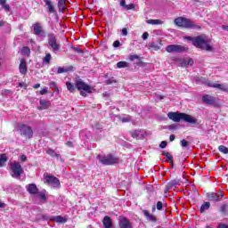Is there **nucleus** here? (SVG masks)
Masks as SVG:
<instances>
[{
  "label": "nucleus",
  "instance_id": "obj_6",
  "mask_svg": "<svg viewBox=\"0 0 228 228\" xmlns=\"http://www.w3.org/2000/svg\"><path fill=\"white\" fill-rule=\"evenodd\" d=\"M10 170L12 172V177H14L15 179H20V175L24 174V169L19 161L11 162Z\"/></svg>",
  "mask_w": 228,
  "mask_h": 228
},
{
  "label": "nucleus",
  "instance_id": "obj_60",
  "mask_svg": "<svg viewBox=\"0 0 228 228\" xmlns=\"http://www.w3.org/2000/svg\"><path fill=\"white\" fill-rule=\"evenodd\" d=\"M167 154H170L168 151H162V156H165L167 158Z\"/></svg>",
  "mask_w": 228,
  "mask_h": 228
},
{
  "label": "nucleus",
  "instance_id": "obj_63",
  "mask_svg": "<svg viewBox=\"0 0 228 228\" xmlns=\"http://www.w3.org/2000/svg\"><path fill=\"white\" fill-rule=\"evenodd\" d=\"M34 88H40V84H36V85H34Z\"/></svg>",
  "mask_w": 228,
  "mask_h": 228
},
{
  "label": "nucleus",
  "instance_id": "obj_17",
  "mask_svg": "<svg viewBox=\"0 0 228 228\" xmlns=\"http://www.w3.org/2000/svg\"><path fill=\"white\" fill-rule=\"evenodd\" d=\"M202 101L205 102V104L209 105L215 104V102H216V99L209 94L203 95Z\"/></svg>",
  "mask_w": 228,
  "mask_h": 228
},
{
  "label": "nucleus",
  "instance_id": "obj_10",
  "mask_svg": "<svg viewBox=\"0 0 228 228\" xmlns=\"http://www.w3.org/2000/svg\"><path fill=\"white\" fill-rule=\"evenodd\" d=\"M76 88H77V90H84L87 94H92V92L94 90V87L86 85V83L83 82L81 79L77 80Z\"/></svg>",
  "mask_w": 228,
  "mask_h": 228
},
{
  "label": "nucleus",
  "instance_id": "obj_7",
  "mask_svg": "<svg viewBox=\"0 0 228 228\" xmlns=\"http://www.w3.org/2000/svg\"><path fill=\"white\" fill-rule=\"evenodd\" d=\"M207 199L211 202H220L224 199V192H208L207 193Z\"/></svg>",
  "mask_w": 228,
  "mask_h": 228
},
{
  "label": "nucleus",
  "instance_id": "obj_29",
  "mask_svg": "<svg viewBox=\"0 0 228 228\" xmlns=\"http://www.w3.org/2000/svg\"><path fill=\"white\" fill-rule=\"evenodd\" d=\"M211 208V203L204 202L200 207V213H204V211H208Z\"/></svg>",
  "mask_w": 228,
  "mask_h": 228
},
{
  "label": "nucleus",
  "instance_id": "obj_9",
  "mask_svg": "<svg viewBox=\"0 0 228 228\" xmlns=\"http://www.w3.org/2000/svg\"><path fill=\"white\" fill-rule=\"evenodd\" d=\"M167 53H183L188 51V47L183 46L181 45H169L166 47Z\"/></svg>",
  "mask_w": 228,
  "mask_h": 228
},
{
  "label": "nucleus",
  "instance_id": "obj_57",
  "mask_svg": "<svg viewBox=\"0 0 228 228\" xmlns=\"http://www.w3.org/2000/svg\"><path fill=\"white\" fill-rule=\"evenodd\" d=\"M73 51H75V53H83V51H81V49L76 48V47H73Z\"/></svg>",
  "mask_w": 228,
  "mask_h": 228
},
{
  "label": "nucleus",
  "instance_id": "obj_40",
  "mask_svg": "<svg viewBox=\"0 0 228 228\" xmlns=\"http://www.w3.org/2000/svg\"><path fill=\"white\" fill-rule=\"evenodd\" d=\"M41 220H46L51 222V216H49L48 215L45 214L41 216Z\"/></svg>",
  "mask_w": 228,
  "mask_h": 228
},
{
  "label": "nucleus",
  "instance_id": "obj_13",
  "mask_svg": "<svg viewBox=\"0 0 228 228\" xmlns=\"http://www.w3.org/2000/svg\"><path fill=\"white\" fill-rule=\"evenodd\" d=\"M118 224L119 228H133L131 221H129V219H127L126 217H120Z\"/></svg>",
  "mask_w": 228,
  "mask_h": 228
},
{
  "label": "nucleus",
  "instance_id": "obj_59",
  "mask_svg": "<svg viewBox=\"0 0 228 228\" xmlns=\"http://www.w3.org/2000/svg\"><path fill=\"white\" fill-rule=\"evenodd\" d=\"M159 147H160V149H166L167 148V143H160Z\"/></svg>",
  "mask_w": 228,
  "mask_h": 228
},
{
  "label": "nucleus",
  "instance_id": "obj_52",
  "mask_svg": "<svg viewBox=\"0 0 228 228\" xmlns=\"http://www.w3.org/2000/svg\"><path fill=\"white\" fill-rule=\"evenodd\" d=\"M120 6H122L123 8L126 9V6H127V4H126V0H121L120 1Z\"/></svg>",
  "mask_w": 228,
  "mask_h": 228
},
{
  "label": "nucleus",
  "instance_id": "obj_58",
  "mask_svg": "<svg viewBox=\"0 0 228 228\" xmlns=\"http://www.w3.org/2000/svg\"><path fill=\"white\" fill-rule=\"evenodd\" d=\"M217 228H228L227 224H219Z\"/></svg>",
  "mask_w": 228,
  "mask_h": 228
},
{
  "label": "nucleus",
  "instance_id": "obj_3",
  "mask_svg": "<svg viewBox=\"0 0 228 228\" xmlns=\"http://www.w3.org/2000/svg\"><path fill=\"white\" fill-rule=\"evenodd\" d=\"M175 24L179 28H186L187 29H200V26L194 23L193 20L184 17L176 18L175 20Z\"/></svg>",
  "mask_w": 228,
  "mask_h": 228
},
{
  "label": "nucleus",
  "instance_id": "obj_42",
  "mask_svg": "<svg viewBox=\"0 0 228 228\" xmlns=\"http://www.w3.org/2000/svg\"><path fill=\"white\" fill-rule=\"evenodd\" d=\"M157 209L158 211H161V209H163V202L161 201L157 202Z\"/></svg>",
  "mask_w": 228,
  "mask_h": 228
},
{
  "label": "nucleus",
  "instance_id": "obj_53",
  "mask_svg": "<svg viewBox=\"0 0 228 228\" xmlns=\"http://www.w3.org/2000/svg\"><path fill=\"white\" fill-rule=\"evenodd\" d=\"M20 160L23 161V162H26V161H28V157H26V155H21L20 156Z\"/></svg>",
  "mask_w": 228,
  "mask_h": 228
},
{
  "label": "nucleus",
  "instance_id": "obj_44",
  "mask_svg": "<svg viewBox=\"0 0 228 228\" xmlns=\"http://www.w3.org/2000/svg\"><path fill=\"white\" fill-rule=\"evenodd\" d=\"M50 86L55 89V92H59L58 86H56L55 82H51Z\"/></svg>",
  "mask_w": 228,
  "mask_h": 228
},
{
  "label": "nucleus",
  "instance_id": "obj_12",
  "mask_svg": "<svg viewBox=\"0 0 228 228\" xmlns=\"http://www.w3.org/2000/svg\"><path fill=\"white\" fill-rule=\"evenodd\" d=\"M131 136L132 138H135V140H143V138L149 136V133L143 129H140L132 132Z\"/></svg>",
  "mask_w": 228,
  "mask_h": 228
},
{
  "label": "nucleus",
  "instance_id": "obj_48",
  "mask_svg": "<svg viewBox=\"0 0 228 228\" xmlns=\"http://www.w3.org/2000/svg\"><path fill=\"white\" fill-rule=\"evenodd\" d=\"M113 47H120V41L117 40L113 43Z\"/></svg>",
  "mask_w": 228,
  "mask_h": 228
},
{
  "label": "nucleus",
  "instance_id": "obj_64",
  "mask_svg": "<svg viewBox=\"0 0 228 228\" xmlns=\"http://www.w3.org/2000/svg\"><path fill=\"white\" fill-rule=\"evenodd\" d=\"M0 208H4V203L0 201Z\"/></svg>",
  "mask_w": 228,
  "mask_h": 228
},
{
  "label": "nucleus",
  "instance_id": "obj_26",
  "mask_svg": "<svg viewBox=\"0 0 228 228\" xmlns=\"http://www.w3.org/2000/svg\"><path fill=\"white\" fill-rule=\"evenodd\" d=\"M147 24H151V26H158L163 24V20H146Z\"/></svg>",
  "mask_w": 228,
  "mask_h": 228
},
{
  "label": "nucleus",
  "instance_id": "obj_50",
  "mask_svg": "<svg viewBox=\"0 0 228 228\" xmlns=\"http://www.w3.org/2000/svg\"><path fill=\"white\" fill-rule=\"evenodd\" d=\"M63 72H65V69H63V68H58V69H57V73H58V74H63Z\"/></svg>",
  "mask_w": 228,
  "mask_h": 228
},
{
  "label": "nucleus",
  "instance_id": "obj_37",
  "mask_svg": "<svg viewBox=\"0 0 228 228\" xmlns=\"http://www.w3.org/2000/svg\"><path fill=\"white\" fill-rule=\"evenodd\" d=\"M221 213H223V215H227L228 212V205H223L220 208Z\"/></svg>",
  "mask_w": 228,
  "mask_h": 228
},
{
  "label": "nucleus",
  "instance_id": "obj_4",
  "mask_svg": "<svg viewBox=\"0 0 228 228\" xmlns=\"http://www.w3.org/2000/svg\"><path fill=\"white\" fill-rule=\"evenodd\" d=\"M15 131L21 136L27 138V140H31V138H33V129L29 126L24 124L17 125Z\"/></svg>",
  "mask_w": 228,
  "mask_h": 228
},
{
  "label": "nucleus",
  "instance_id": "obj_47",
  "mask_svg": "<svg viewBox=\"0 0 228 228\" xmlns=\"http://www.w3.org/2000/svg\"><path fill=\"white\" fill-rule=\"evenodd\" d=\"M133 8H134V5L133 4H126V6L125 7V10H133Z\"/></svg>",
  "mask_w": 228,
  "mask_h": 228
},
{
  "label": "nucleus",
  "instance_id": "obj_15",
  "mask_svg": "<svg viewBox=\"0 0 228 228\" xmlns=\"http://www.w3.org/2000/svg\"><path fill=\"white\" fill-rule=\"evenodd\" d=\"M44 3L47 8L48 13H56V9H54V4L51 0H44Z\"/></svg>",
  "mask_w": 228,
  "mask_h": 228
},
{
  "label": "nucleus",
  "instance_id": "obj_54",
  "mask_svg": "<svg viewBox=\"0 0 228 228\" xmlns=\"http://www.w3.org/2000/svg\"><path fill=\"white\" fill-rule=\"evenodd\" d=\"M87 94H89V93H86V91H85V90L80 92V95H82V97H86Z\"/></svg>",
  "mask_w": 228,
  "mask_h": 228
},
{
  "label": "nucleus",
  "instance_id": "obj_19",
  "mask_svg": "<svg viewBox=\"0 0 228 228\" xmlns=\"http://www.w3.org/2000/svg\"><path fill=\"white\" fill-rule=\"evenodd\" d=\"M102 224L104 228H111L113 227V221L111 220V217L106 216L103 217Z\"/></svg>",
  "mask_w": 228,
  "mask_h": 228
},
{
  "label": "nucleus",
  "instance_id": "obj_30",
  "mask_svg": "<svg viewBox=\"0 0 228 228\" xmlns=\"http://www.w3.org/2000/svg\"><path fill=\"white\" fill-rule=\"evenodd\" d=\"M166 161L174 167V156H172V154L167 153Z\"/></svg>",
  "mask_w": 228,
  "mask_h": 228
},
{
  "label": "nucleus",
  "instance_id": "obj_62",
  "mask_svg": "<svg viewBox=\"0 0 228 228\" xmlns=\"http://www.w3.org/2000/svg\"><path fill=\"white\" fill-rule=\"evenodd\" d=\"M223 29H224L225 31H228V26L223 25Z\"/></svg>",
  "mask_w": 228,
  "mask_h": 228
},
{
  "label": "nucleus",
  "instance_id": "obj_21",
  "mask_svg": "<svg viewBox=\"0 0 228 228\" xmlns=\"http://www.w3.org/2000/svg\"><path fill=\"white\" fill-rule=\"evenodd\" d=\"M19 69H20V74H26V72H28V66H27L26 61L24 59L20 60Z\"/></svg>",
  "mask_w": 228,
  "mask_h": 228
},
{
  "label": "nucleus",
  "instance_id": "obj_1",
  "mask_svg": "<svg viewBox=\"0 0 228 228\" xmlns=\"http://www.w3.org/2000/svg\"><path fill=\"white\" fill-rule=\"evenodd\" d=\"M192 45L202 51H208L212 53L215 50L213 45H211V39L205 35L198 36L192 39Z\"/></svg>",
  "mask_w": 228,
  "mask_h": 228
},
{
  "label": "nucleus",
  "instance_id": "obj_38",
  "mask_svg": "<svg viewBox=\"0 0 228 228\" xmlns=\"http://www.w3.org/2000/svg\"><path fill=\"white\" fill-rule=\"evenodd\" d=\"M21 53H22V54H26V55L29 56V53H31V52L28 47H23L21 50Z\"/></svg>",
  "mask_w": 228,
  "mask_h": 228
},
{
  "label": "nucleus",
  "instance_id": "obj_36",
  "mask_svg": "<svg viewBox=\"0 0 228 228\" xmlns=\"http://www.w3.org/2000/svg\"><path fill=\"white\" fill-rule=\"evenodd\" d=\"M37 197L41 199V200H44V202H47V197L45 196V193L44 192H37Z\"/></svg>",
  "mask_w": 228,
  "mask_h": 228
},
{
  "label": "nucleus",
  "instance_id": "obj_25",
  "mask_svg": "<svg viewBox=\"0 0 228 228\" xmlns=\"http://www.w3.org/2000/svg\"><path fill=\"white\" fill-rule=\"evenodd\" d=\"M46 154L51 156V158H56V159H60L61 158L60 153H56V151L51 148L46 150Z\"/></svg>",
  "mask_w": 228,
  "mask_h": 228
},
{
  "label": "nucleus",
  "instance_id": "obj_28",
  "mask_svg": "<svg viewBox=\"0 0 228 228\" xmlns=\"http://www.w3.org/2000/svg\"><path fill=\"white\" fill-rule=\"evenodd\" d=\"M177 186V181L173 180L171 182H169L167 185V191H170V190H172V188H175Z\"/></svg>",
  "mask_w": 228,
  "mask_h": 228
},
{
  "label": "nucleus",
  "instance_id": "obj_49",
  "mask_svg": "<svg viewBox=\"0 0 228 228\" xmlns=\"http://www.w3.org/2000/svg\"><path fill=\"white\" fill-rule=\"evenodd\" d=\"M121 33H122V35H123V37H127V28H123L122 30H121Z\"/></svg>",
  "mask_w": 228,
  "mask_h": 228
},
{
  "label": "nucleus",
  "instance_id": "obj_11",
  "mask_svg": "<svg viewBox=\"0 0 228 228\" xmlns=\"http://www.w3.org/2000/svg\"><path fill=\"white\" fill-rule=\"evenodd\" d=\"M48 44L53 49V53H57V51H60V44H58V41H56V37L54 36V34L48 35Z\"/></svg>",
  "mask_w": 228,
  "mask_h": 228
},
{
  "label": "nucleus",
  "instance_id": "obj_8",
  "mask_svg": "<svg viewBox=\"0 0 228 228\" xmlns=\"http://www.w3.org/2000/svg\"><path fill=\"white\" fill-rule=\"evenodd\" d=\"M45 183H46V184H51V186H53V188H60V186H61L60 179H58L56 176L51 175H47L45 177Z\"/></svg>",
  "mask_w": 228,
  "mask_h": 228
},
{
  "label": "nucleus",
  "instance_id": "obj_35",
  "mask_svg": "<svg viewBox=\"0 0 228 228\" xmlns=\"http://www.w3.org/2000/svg\"><path fill=\"white\" fill-rule=\"evenodd\" d=\"M218 151H221L222 154H228V148L224 145H220Z\"/></svg>",
  "mask_w": 228,
  "mask_h": 228
},
{
  "label": "nucleus",
  "instance_id": "obj_32",
  "mask_svg": "<svg viewBox=\"0 0 228 228\" xmlns=\"http://www.w3.org/2000/svg\"><path fill=\"white\" fill-rule=\"evenodd\" d=\"M118 69H126L129 67V62L127 61H119L117 63Z\"/></svg>",
  "mask_w": 228,
  "mask_h": 228
},
{
  "label": "nucleus",
  "instance_id": "obj_20",
  "mask_svg": "<svg viewBox=\"0 0 228 228\" xmlns=\"http://www.w3.org/2000/svg\"><path fill=\"white\" fill-rule=\"evenodd\" d=\"M59 12L63 13L67 10V0H58Z\"/></svg>",
  "mask_w": 228,
  "mask_h": 228
},
{
  "label": "nucleus",
  "instance_id": "obj_24",
  "mask_svg": "<svg viewBox=\"0 0 228 228\" xmlns=\"http://www.w3.org/2000/svg\"><path fill=\"white\" fill-rule=\"evenodd\" d=\"M208 86H211L212 88H218V90H221L222 92H227L228 88L222 85V84H208Z\"/></svg>",
  "mask_w": 228,
  "mask_h": 228
},
{
  "label": "nucleus",
  "instance_id": "obj_23",
  "mask_svg": "<svg viewBox=\"0 0 228 228\" xmlns=\"http://www.w3.org/2000/svg\"><path fill=\"white\" fill-rule=\"evenodd\" d=\"M142 213L144 216L149 220L150 222H157L158 218L155 217L154 215L148 212V210H142Z\"/></svg>",
  "mask_w": 228,
  "mask_h": 228
},
{
  "label": "nucleus",
  "instance_id": "obj_51",
  "mask_svg": "<svg viewBox=\"0 0 228 228\" xmlns=\"http://www.w3.org/2000/svg\"><path fill=\"white\" fill-rule=\"evenodd\" d=\"M46 93H47V88H44V89H42V90L39 92L40 95H45Z\"/></svg>",
  "mask_w": 228,
  "mask_h": 228
},
{
  "label": "nucleus",
  "instance_id": "obj_61",
  "mask_svg": "<svg viewBox=\"0 0 228 228\" xmlns=\"http://www.w3.org/2000/svg\"><path fill=\"white\" fill-rule=\"evenodd\" d=\"M185 38H186V40H191V41H192V42H193V39H194L195 37H186Z\"/></svg>",
  "mask_w": 228,
  "mask_h": 228
},
{
  "label": "nucleus",
  "instance_id": "obj_14",
  "mask_svg": "<svg viewBox=\"0 0 228 228\" xmlns=\"http://www.w3.org/2000/svg\"><path fill=\"white\" fill-rule=\"evenodd\" d=\"M34 33L37 37H45V31L44 30V28H42V25H40V23H36L34 25Z\"/></svg>",
  "mask_w": 228,
  "mask_h": 228
},
{
  "label": "nucleus",
  "instance_id": "obj_31",
  "mask_svg": "<svg viewBox=\"0 0 228 228\" xmlns=\"http://www.w3.org/2000/svg\"><path fill=\"white\" fill-rule=\"evenodd\" d=\"M8 161V157H6V154L0 155V167H4V163Z\"/></svg>",
  "mask_w": 228,
  "mask_h": 228
},
{
  "label": "nucleus",
  "instance_id": "obj_34",
  "mask_svg": "<svg viewBox=\"0 0 228 228\" xmlns=\"http://www.w3.org/2000/svg\"><path fill=\"white\" fill-rule=\"evenodd\" d=\"M0 4L2 8L5 10V12H10V5L6 4V0H0Z\"/></svg>",
  "mask_w": 228,
  "mask_h": 228
},
{
  "label": "nucleus",
  "instance_id": "obj_45",
  "mask_svg": "<svg viewBox=\"0 0 228 228\" xmlns=\"http://www.w3.org/2000/svg\"><path fill=\"white\" fill-rule=\"evenodd\" d=\"M142 40H147L149 38V32H144L142 36Z\"/></svg>",
  "mask_w": 228,
  "mask_h": 228
},
{
  "label": "nucleus",
  "instance_id": "obj_16",
  "mask_svg": "<svg viewBox=\"0 0 228 228\" xmlns=\"http://www.w3.org/2000/svg\"><path fill=\"white\" fill-rule=\"evenodd\" d=\"M26 188L30 195H37V193H38V187H37V184L35 183H29Z\"/></svg>",
  "mask_w": 228,
  "mask_h": 228
},
{
  "label": "nucleus",
  "instance_id": "obj_2",
  "mask_svg": "<svg viewBox=\"0 0 228 228\" xmlns=\"http://www.w3.org/2000/svg\"><path fill=\"white\" fill-rule=\"evenodd\" d=\"M167 117L170 120H173V122H181V120H184V122H188L189 124H197V119L186 113L168 112Z\"/></svg>",
  "mask_w": 228,
  "mask_h": 228
},
{
  "label": "nucleus",
  "instance_id": "obj_43",
  "mask_svg": "<svg viewBox=\"0 0 228 228\" xmlns=\"http://www.w3.org/2000/svg\"><path fill=\"white\" fill-rule=\"evenodd\" d=\"M150 47H151V49H154L155 51H159V45H157L156 44H151Z\"/></svg>",
  "mask_w": 228,
  "mask_h": 228
},
{
  "label": "nucleus",
  "instance_id": "obj_55",
  "mask_svg": "<svg viewBox=\"0 0 228 228\" xmlns=\"http://www.w3.org/2000/svg\"><path fill=\"white\" fill-rule=\"evenodd\" d=\"M174 140H175V135L171 134V135L169 136V142H174Z\"/></svg>",
  "mask_w": 228,
  "mask_h": 228
},
{
  "label": "nucleus",
  "instance_id": "obj_18",
  "mask_svg": "<svg viewBox=\"0 0 228 228\" xmlns=\"http://www.w3.org/2000/svg\"><path fill=\"white\" fill-rule=\"evenodd\" d=\"M51 222H56V224H67V218L61 216H52Z\"/></svg>",
  "mask_w": 228,
  "mask_h": 228
},
{
  "label": "nucleus",
  "instance_id": "obj_5",
  "mask_svg": "<svg viewBox=\"0 0 228 228\" xmlns=\"http://www.w3.org/2000/svg\"><path fill=\"white\" fill-rule=\"evenodd\" d=\"M97 159H99L102 165H106V166L115 165L119 161L118 157H115V155L113 154L98 155Z\"/></svg>",
  "mask_w": 228,
  "mask_h": 228
},
{
  "label": "nucleus",
  "instance_id": "obj_39",
  "mask_svg": "<svg viewBox=\"0 0 228 228\" xmlns=\"http://www.w3.org/2000/svg\"><path fill=\"white\" fill-rule=\"evenodd\" d=\"M129 60H130L131 61H134V60H138V61H140V56H138V55H136V54H134V55H130V56H129Z\"/></svg>",
  "mask_w": 228,
  "mask_h": 228
},
{
  "label": "nucleus",
  "instance_id": "obj_33",
  "mask_svg": "<svg viewBox=\"0 0 228 228\" xmlns=\"http://www.w3.org/2000/svg\"><path fill=\"white\" fill-rule=\"evenodd\" d=\"M66 86H67V89L69 90V92H71V93L76 92V86H74V85H72V83L66 82Z\"/></svg>",
  "mask_w": 228,
  "mask_h": 228
},
{
  "label": "nucleus",
  "instance_id": "obj_41",
  "mask_svg": "<svg viewBox=\"0 0 228 228\" xmlns=\"http://www.w3.org/2000/svg\"><path fill=\"white\" fill-rule=\"evenodd\" d=\"M44 61H45V63H49L51 61V53H47L45 55V57L44 58Z\"/></svg>",
  "mask_w": 228,
  "mask_h": 228
},
{
  "label": "nucleus",
  "instance_id": "obj_22",
  "mask_svg": "<svg viewBox=\"0 0 228 228\" xmlns=\"http://www.w3.org/2000/svg\"><path fill=\"white\" fill-rule=\"evenodd\" d=\"M39 104V110H48V108L51 106V102L47 100H40Z\"/></svg>",
  "mask_w": 228,
  "mask_h": 228
},
{
  "label": "nucleus",
  "instance_id": "obj_56",
  "mask_svg": "<svg viewBox=\"0 0 228 228\" xmlns=\"http://www.w3.org/2000/svg\"><path fill=\"white\" fill-rule=\"evenodd\" d=\"M189 145L188 143H182V147L183 149H189Z\"/></svg>",
  "mask_w": 228,
  "mask_h": 228
},
{
  "label": "nucleus",
  "instance_id": "obj_27",
  "mask_svg": "<svg viewBox=\"0 0 228 228\" xmlns=\"http://www.w3.org/2000/svg\"><path fill=\"white\" fill-rule=\"evenodd\" d=\"M190 65H193V60L191 58L183 59L182 61V67H188Z\"/></svg>",
  "mask_w": 228,
  "mask_h": 228
},
{
  "label": "nucleus",
  "instance_id": "obj_46",
  "mask_svg": "<svg viewBox=\"0 0 228 228\" xmlns=\"http://www.w3.org/2000/svg\"><path fill=\"white\" fill-rule=\"evenodd\" d=\"M131 117H126L121 118V122H130Z\"/></svg>",
  "mask_w": 228,
  "mask_h": 228
}]
</instances>
